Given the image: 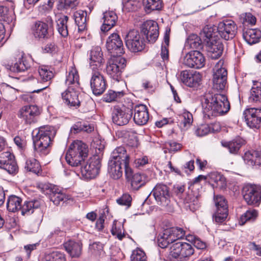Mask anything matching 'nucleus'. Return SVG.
Instances as JSON below:
<instances>
[{
  "instance_id": "2eb2a0df",
  "label": "nucleus",
  "mask_w": 261,
  "mask_h": 261,
  "mask_svg": "<svg viewBox=\"0 0 261 261\" xmlns=\"http://www.w3.org/2000/svg\"><path fill=\"white\" fill-rule=\"evenodd\" d=\"M41 112L36 105H30L22 107L19 111L18 117L26 124H31L37 121Z\"/></svg>"
},
{
  "instance_id": "c756f323",
  "label": "nucleus",
  "mask_w": 261,
  "mask_h": 261,
  "mask_svg": "<svg viewBox=\"0 0 261 261\" xmlns=\"http://www.w3.org/2000/svg\"><path fill=\"white\" fill-rule=\"evenodd\" d=\"M23 53H19L16 62L10 66V69L14 72H21L28 70L31 67L30 63L23 57Z\"/></svg>"
},
{
  "instance_id": "0eeeda50",
  "label": "nucleus",
  "mask_w": 261,
  "mask_h": 261,
  "mask_svg": "<svg viewBox=\"0 0 261 261\" xmlns=\"http://www.w3.org/2000/svg\"><path fill=\"white\" fill-rule=\"evenodd\" d=\"M125 43L127 48L132 53L143 51L145 46L144 38L136 30H130L125 37Z\"/></svg>"
},
{
  "instance_id": "09e8293b",
  "label": "nucleus",
  "mask_w": 261,
  "mask_h": 261,
  "mask_svg": "<svg viewBox=\"0 0 261 261\" xmlns=\"http://www.w3.org/2000/svg\"><path fill=\"white\" fill-rule=\"evenodd\" d=\"M24 169L29 172L38 174L41 171L39 162L34 158L28 159L25 164Z\"/></svg>"
},
{
  "instance_id": "9d476101",
  "label": "nucleus",
  "mask_w": 261,
  "mask_h": 261,
  "mask_svg": "<svg viewBox=\"0 0 261 261\" xmlns=\"http://www.w3.org/2000/svg\"><path fill=\"white\" fill-rule=\"evenodd\" d=\"M185 236V231L181 228L172 227L164 230L162 235L158 239V245L162 248H165L172 243L175 242Z\"/></svg>"
},
{
  "instance_id": "39448f33",
  "label": "nucleus",
  "mask_w": 261,
  "mask_h": 261,
  "mask_svg": "<svg viewBox=\"0 0 261 261\" xmlns=\"http://www.w3.org/2000/svg\"><path fill=\"white\" fill-rule=\"evenodd\" d=\"M194 252L191 244L186 242H177L170 248V255L174 261H188Z\"/></svg>"
},
{
  "instance_id": "ea45409f",
  "label": "nucleus",
  "mask_w": 261,
  "mask_h": 261,
  "mask_svg": "<svg viewBox=\"0 0 261 261\" xmlns=\"http://www.w3.org/2000/svg\"><path fill=\"white\" fill-rule=\"evenodd\" d=\"M22 199L14 195H10L7 200V208L9 212L15 213L20 210Z\"/></svg>"
},
{
  "instance_id": "a19ab883",
  "label": "nucleus",
  "mask_w": 261,
  "mask_h": 261,
  "mask_svg": "<svg viewBox=\"0 0 261 261\" xmlns=\"http://www.w3.org/2000/svg\"><path fill=\"white\" fill-rule=\"evenodd\" d=\"M50 191L49 199L55 205H58L60 202L66 201L69 199L68 196L57 188H53Z\"/></svg>"
},
{
  "instance_id": "a211bd4d",
  "label": "nucleus",
  "mask_w": 261,
  "mask_h": 261,
  "mask_svg": "<svg viewBox=\"0 0 261 261\" xmlns=\"http://www.w3.org/2000/svg\"><path fill=\"white\" fill-rule=\"evenodd\" d=\"M205 63V59L203 54L198 50H194L187 53L182 60L185 66L199 69L203 67Z\"/></svg>"
},
{
  "instance_id": "c03bdc74",
  "label": "nucleus",
  "mask_w": 261,
  "mask_h": 261,
  "mask_svg": "<svg viewBox=\"0 0 261 261\" xmlns=\"http://www.w3.org/2000/svg\"><path fill=\"white\" fill-rule=\"evenodd\" d=\"M124 92L109 90L102 97V100L106 102H112L119 100L124 95Z\"/></svg>"
},
{
  "instance_id": "72a5a7b5",
  "label": "nucleus",
  "mask_w": 261,
  "mask_h": 261,
  "mask_svg": "<svg viewBox=\"0 0 261 261\" xmlns=\"http://www.w3.org/2000/svg\"><path fill=\"white\" fill-rule=\"evenodd\" d=\"M243 37L248 44H254L259 42L261 38V31L257 29H244Z\"/></svg>"
},
{
  "instance_id": "423d86ee",
  "label": "nucleus",
  "mask_w": 261,
  "mask_h": 261,
  "mask_svg": "<svg viewBox=\"0 0 261 261\" xmlns=\"http://www.w3.org/2000/svg\"><path fill=\"white\" fill-rule=\"evenodd\" d=\"M151 193L159 205L168 208L169 210L172 209L170 200L171 194L169 188L167 185L162 183L157 184L152 190Z\"/></svg>"
},
{
  "instance_id": "f704fd0d",
  "label": "nucleus",
  "mask_w": 261,
  "mask_h": 261,
  "mask_svg": "<svg viewBox=\"0 0 261 261\" xmlns=\"http://www.w3.org/2000/svg\"><path fill=\"white\" fill-rule=\"evenodd\" d=\"M209 182L214 188L224 189L226 187V178L223 175L218 172H211L208 175Z\"/></svg>"
},
{
  "instance_id": "680f3d73",
  "label": "nucleus",
  "mask_w": 261,
  "mask_h": 261,
  "mask_svg": "<svg viewBox=\"0 0 261 261\" xmlns=\"http://www.w3.org/2000/svg\"><path fill=\"white\" fill-rule=\"evenodd\" d=\"M215 29L209 25L205 26L200 33V35L209 39L210 42L212 40H215L213 38V36Z\"/></svg>"
},
{
  "instance_id": "a878e982",
  "label": "nucleus",
  "mask_w": 261,
  "mask_h": 261,
  "mask_svg": "<svg viewBox=\"0 0 261 261\" xmlns=\"http://www.w3.org/2000/svg\"><path fill=\"white\" fill-rule=\"evenodd\" d=\"M186 209L194 212L199 206V194L193 190H189L182 198Z\"/></svg>"
},
{
  "instance_id": "3c124183",
  "label": "nucleus",
  "mask_w": 261,
  "mask_h": 261,
  "mask_svg": "<svg viewBox=\"0 0 261 261\" xmlns=\"http://www.w3.org/2000/svg\"><path fill=\"white\" fill-rule=\"evenodd\" d=\"M257 211L253 209H249L246 212L240 217L239 223L241 225H244L248 221H254L257 217Z\"/></svg>"
},
{
  "instance_id": "5701e85b",
  "label": "nucleus",
  "mask_w": 261,
  "mask_h": 261,
  "mask_svg": "<svg viewBox=\"0 0 261 261\" xmlns=\"http://www.w3.org/2000/svg\"><path fill=\"white\" fill-rule=\"evenodd\" d=\"M227 71L225 68H220L216 70L213 75V88L218 91L225 89L227 84Z\"/></svg>"
},
{
  "instance_id": "4468645a",
  "label": "nucleus",
  "mask_w": 261,
  "mask_h": 261,
  "mask_svg": "<svg viewBox=\"0 0 261 261\" xmlns=\"http://www.w3.org/2000/svg\"><path fill=\"white\" fill-rule=\"evenodd\" d=\"M100 70H92L90 82L92 92L96 96L102 94L107 86V81Z\"/></svg>"
},
{
  "instance_id": "b1692460",
  "label": "nucleus",
  "mask_w": 261,
  "mask_h": 261,
  "mask_svg": "<svg viewBox=\"0 0 261 261\" xmlns=\"http://www.w3.org/2000/svg\"><path fill=\"white\" fill-rule=\"evenodd\" d=\"M180 80L186 86L190 87H196L199 84L201 75L196 71L186 70L181 72Z\"/></svg>"
},
{
  "instance_id": "f8f14e48",
  "label": "nucleus",
  "mask_w": 261,
  "mask_h": 261,
  "mask_svg": "<svg viewBox=\"0 0 261 261\" xmlns=\"http://www.w3.org/2000/svg\"><path fill=\"white\" fill-rule=\"evenodd\" d=\"M41 204V201L38 199H34L29 201H25L23 204L21 205L20 208L22 215L29 216L35 213L32 216V221L38 224H40L43 218L42 214L38 208Z\"/></svg>"
},
{
  "instance_id": "e2e57ef3",
  "label": "nucleus",
  "mask_w": 261,
  "mask_h": 261,
  "mask_svg": "<svg viewBox=\"0 0 261 261\" xmlns=\"http://www.w3.org/2000/svg\"><path fill=\"white\" fill-rule=\"evenodd\" d=\"M166 148L168 149L169 152H175L181 148V145L174 141H168L165 143Z\"/></svg>"
},
{
  "instance_id": "393cba45",
  "label": "nucleus",
  "mask_w": 261,
  "mask_h": 261,
  "mask_svg": "<svg viewBox=\"0 0 261 261\" xmlns=\"http://www.w3.org/2000/svg\"><path fill=\"white\" fill-rule=\"evenodd\" d=\"M90 66L92 70L101 69L104 59L99 46H95L92 48L90 53Z\"/></svg>"
},
{
  "instance_id": "49530a36",
  "label": "nucleus",
  "mask_w": 261,
  "mask_h": 261,
  "mask_svg": "<svg viewBox=\"0 0 261 261\" xmlns=\"http://www.w3.org/2000/svg\"><path fill=\"white\" fill-rule=\"evenodd\" d=\"M65 83L69 87H70L71 85H73L74 87H77L79 86V76L75 68L71 67L66 76Z\"/></svg>"
},
{
  "instance_id": "f257e3e1",
  "label": "nucleus",
  "mask_w": 261,
  "mask_h": 261,
  "mask_svg": "<svg viewBox=\"0 0 261 261\" xmlns=\"http://www.w3.org/2000/svg\"><path fill=\"white\" fill-rule=\"evenodd\" d=\"M202 113L205 119H211L227 113L230 103L227 97L221 94H206L202 102Z\"/></svg>"
},
{
  "instance_id": "13d9d810",
  "label": "nucleus",
  "mask_w": 261,
  "mask_h": 261,
  "mask_svg": "<svg viewBox=\"0 0 261 261\" xmlns=\"http://www.w3.org/2000/svg\"><path fill=\"white\" fill-rule=\"evenodd\" d=\"M181 118V124L183 125L184 127H188L191 126L193 122L192 114L188 111H185L182 115L180 116Z\"/></svg>"
},
{
  "instance_id": "bb28decb",
  "label": "nucleus",
  "mask_w": 261,
  "mask_h": 261,
  "mask_svg": "<svg viewBox=\"0 0 261 261\" xmlns=\"http://www.w3.org/2000/svg\"><path fill=\"white\" fill-rule=\"evenodd\" d=\"M64 103L69 107L78 108L80 105L78 92L73 88L68 87V89L62 93Z\"/></svg>"
},
{
  "instance_id": "cd10ccee",
  "label": "nucleus",
  "mask_w": 261,
  "mask_h": 261,
  "mask_svg": "<svg viewBox=\"0 0 261 261\" xmlns=\"http://www.w3.org/2000/svg\"><path fill=\"white\" fill-rule=\"evenodd\" d=\"M110 159L118 161L123 164L124 169L129 167V156L127 154L126 150L124 146L116 147L112 152Z\"/></svg>"
},
{
  "instance_id": "0e129e2a",
  "label": "nucleus",
  "mask_w": 261,
  "mask_h": 261,
  "mask_svg": "<svg viewBox=\"0 0 261 261\" xmlns=\"http://www.w3.org/2000/svg\"><path fill=\"white\" fill-rule=\"evenodd\" d=\"M211 130V127L207 124H202L198 127L195 130L197 136L202 137L208 134Z\"/></svg>"
},
{
  "instance_id": "4c0bfd02",
  "label": "nucleus",
  "mask_w": 261,
  "mask_h": 261,
  "mask_svg": "<svg viewBox=\"0 0 261 261\" xmlns=\"http://www.w3.org/2000/svg\"><path fill=\"white\" fill-rule=\"evenodd\" d=\"M38 73L40 77V82L46 83V84L45 86L41 87L40 89L34 90V92L36 93H39L46 89L50 84V80L54 77L53 72L48 70L46 67L39 68L38 69Z\"/></svg>"
},
{
  "instance_id": "603ef678",
  "label": "nucleus",
  "mask_w": 261,
  "mask_h": 261,
  "mask_svg": "<svg viewBox=\"0 0 261 261\" xmlns=\"http://www.w3.org/2000/svg\"><path fill=\"white\" fill-rule=\"evenodd\" d=\"M42 261H66V258L63 253L55 251L46 255Z\"/></svg>"
},
{
  "instance_id": "c85d7f7f",
  "label": "nucleus",
  "mask_w": 261,
  "mask_h": 261,
  "mask_svg": "<svg viewBox=\"0 0 261 261\" xmlns=\"http://www.w3.org/2000/svg\"><path fill=\"white\" fill-rule=\"evenodd\" d=\"M245 140L240 137H237L229 141H222L221 144L224 147L228 149L230 153L237 154L241 147L245 145Z\"/></svg>"
},
{
  "instance_id": "ddd939ff",
  "label": "nucleus",
  "mask_w": 261,
  "mask_h": 261,
  "mask_svg": "<svg viewBox=\"0 0 261 261\" xmlns=\"http://www.w3.org/2000/svg\"><path fill=\"white\" fill-rule=\"evenodd\" d=\"M242 194L248 205L258 206L261 201V187L247 185L243 188Z\"/></svg>"
},
{
  "instance_id": "864d4df0",
  "label": "nucleus",
  "mask_w": 261,
  "mask_h": 261,
  "mask_svg": "<svg viewBox=\"0 0 261 261\" xmlns=\"http://www.w3.org/2000/svg\"><path fill=\"white\" fill-rule=\"evenodd\" d=\"M228 215V210L224 209L216 210L213 215V219L217 223H222L225 221Z\"/></svg>"
},
{
  "instance_id": "6e6552de",
  "label": "nucleus",
  "mask_w": 261,
  "mask_h": 261,
  "mask_svg": "<svg viewBox=\"0 0 261 261\" xmlns=\"http://www.w3.org/2000/svg\"><path fill=\"white\" fill-rule=\"evenodd\" d=\"M100 167L101 163L99 156L94 155L91 157L85 164L82 165L80 172L84 178L92 179L99 174Z\"/></svg>"
},
{
  "instance_id": "5fc2aeb1",
  "label": "nucleus",
  "mask_w": 261,
  "mask_h": 261,
  "mask_svg": "<svg viewBox=\"0 0 261 261\" xmlns=\"http://www.w3.org/2000/svg\"><path fill=\"white\" fill-rule=\"evenodd\" d=\"M214 200L217 209L228 210L227 202L225 198L222 195H218L214 196Z\"/></svg>"
},
{
  "instance_id": "6e6d98bb",
  "label": "nucleus",
  "mask_w": 261,
  "mask_h": 261,
  "mask_svg": "<svg viewBox=\"0 0 261 261\" xmlns=\"http://www.w3.org/2000/svg\"><path fill=\"white\" fill-rule=\"evenodd\" d=\"M79 5L77 0H64L61 2L58 6V9L60 10H63L69 8L73 9Z\"/></svg>"
},
{
  "instance_id": "aec40b11",
  "label": "nucleus",
  "mask_w": 261,
  "mask_h": 261,
  "mask_svg": "<svg viewBox=\"0 0 261 261\" xmlns=\"http://www.w3.org/2000/svg\"><path fill=\"white\" fill-rule=\"evenodd\" d=\"M243 117L249 127L252 128L261 127V109H246L243 112Z\"/></svg>"
},
{
  "instance_id": "a18cd8bd",
  "label": "nucleus",
  "mask_w": 261,
  "mask_h": 261,
  "mask_svg": "<svg viewBox=\"0 0 261 261\" xmlns=\"http://www.w3.org/2000/svg\"><path fill=\"white\" fill-rule=\"evenodd\" d=\"M93 130V126L90 125L87 122H77L71 127L70 132L71 133L76 134L81 132L91 133Z\"/></svg>"
},
{
  "instance_id": "473e14b6",
  "label": "nucleus",
  "mask_w": 261,
  "mask_h": 261,
  "mask_svg": "<svg viewBox=\"0 0 261 261\" xmlns=\"http://www.w3.org/2000/svg\"><path fill=\"white\" fill-rule=\"evenodd\" d=\"M87 12L81 10L73 13L72 18L75 24L78 27V32L82 33L87 30Z\"/></svg>"
},
{
  "instance_id": "58836bf2",
  "label": "nucleus",
  "mask_w": 261,
  "mask_h": 261,
  "mask_svg": "<svg viewBox=\"0 0 261 261\" xmlns=\"http://www.w3.org/2000/svg\"><path fill=\"white\" fill-rule=\"evenodd\" d=\"M142 3L144 10L147 14L154 11H160L164 6L162 0H142Z\"/></svg>"
},
{
  "instance_id": "f3484780",
  "label": "nucleus",
  "mask_w": 261,
  "mask_h": 261,
  "mask_svg": "<svg viewBox=\"0 0 261 261\" xmlns=\"http://www.w3.org/2000/svg\"><path fill=\"white\" fill-rule=\"evenodd\" d=\"M106 47L112 57L121 56L124 53L123 42L120 36L116 33L112 34L108 37Z\"/></svg>"
},
{
  "instance_id": "7ed1b4c3",
  "label": "nucleus",
  "mask_w": 261,
  "mask_h": 261,
  "mask_svg": "<svg viewBox=\"0 0 261 261\" xmlns=\"http://www.w3.org/2000/svg\"><path fill=\"white\" fill-rule=\"evenodd\" d=\"M88 146L81 141L76 140L70 145L66 153L65 159L71 166L77 167L84 162L88 154Z\"/></svg>"
},
{
  "instance_id": "8fccbe9b",
  "label": "nucleus",
  "mask_w": 261,
  "mask_h": 261,
  "mask_svg": "<svg viewBox=\"0 0 261 261\" xmlns=\"http://www.w3.org/2000/svg\"><path fill=\"white\" fill-rule=\"evenodd\" d=\"M250 100L261 102V82H256L250 91L249 97Z\"/></svg>"
},
{
  "instance_id": "bf43d9fd",
  "label": "nucleus",
  "mask_w": 261,
  "mask_h": 261,
  "mask_svg": "<svg viewBox=\"0 0 261 261\" xmlns=\"http://www.w3.org/2000/svg\"><path fill=\"white\" fill-rule=\"evenodd\" d=\"M132 198L127 193L123 194L120 197L116 200L117 203L120 205L126 206L129 207L131 205Z\"/></svg>"
},
{
  "instance_id": "de8ad7c7",
  "label": "nucleus",
  "mask_w": 261,
  "mask_h": 261,
  "mask_svg": "<svg viewBox=\"0 0 261 261\" xmlns=\"http://www.w3.org/2000/svg\"><path fill=\"white\" fill-rule=\"evenodd\" d=\"M13 156L10 153V156L6 159L3 164V169L6 170L9 174H15L18 172V167L16 162L13 159Z\"/></svg>"
},
{
  "instance_id": "c9c22d12",
  "label": "nucleus",
  "mask_w": 261,
  "mask_h": 261,
  "mask_svg": "<svg viewBox=\"0 0 261 261\" xmlns=\"http://www.w3.org/2000/svg\"><path fill=\"white\" fill-rule=\"evenodd\" d=\"M103 22L101 27L102 32H107L113 28L116 24L118 17L113 11H107L103 13Z\"/></svg>"
},
{
  "instance_id": "20e7f679",
  "label": "nucleus",
  "mask_w": 261,
  "mask_h": 261,
  "mask_svg": "<svg viewBox=\"0 0 261 261\" xmlns=\"http://www.w3.org/2000/svg\"><path fill=\"white\" fill-rule=\"evenodd\" d=\"M126 64V60L124 58L112 57L107 62L106 72L110 78L119 82L122 79V73Z\"/></svg>"
},
{
  "instance_id": "37998d69",
  "label": "nucleus",
  "mask_w": 261,
  "mask_h": 261,
  "mask_svg": "<svg viewBox=\"0 0 261 261\" xmlns=\"http://www.w3.org/2000/svg\"><path fill=\"white\" fill-rule=\"evenodd\" d=\"M186 46L191 49H199L202 48L203 44L200 37L196 34H192L187 39Z\"/></svg>"
},
{
  "instance_id": "4d7b16f0",
  "label": "nucleus",
  "mask_w": 261,
  "mask_h": 261,
  "mask_svg": "<svg viewBox=\"0 0 261 261\" xmlns=\"http://www.w3.org/2000/svg\"><path fill=\"white\" fill-rule=\"evenodd\" d=\"M89 249L96 256H99L104 252L103 245L99 242H95L90 244Z\"/></svg>"
},
{
  "instance_id": "338daca9",
  "label": "nucleus",
  "mask_w": 261,
  "mask_h": 261,
  "mask_svg": "<svg viewBox=\"0 0 261 261\" xmlns=\"http://www.w3.org/2000/svg\"><path fill=\"white\" fill-rule=\"evenodd\" d=\"M105 218V215L101 214L96 221L95 227L99 231L102 230L104 227Z\"/></svg>"
},
{
  "instance_id": "6ab92c4d",
  "label": "nucleus",
  "mask_w": 261,
  "mask_h": 261,
  "mask_svg": "<svg viewBox=\"0 0 261 261\" xmlns=\"http://www.w3.org/2000/svg\"><path fill=\"white\" fill-rule=\"evenodd\" d=\"M141 33L150 43H154L159 35V26L156 22L148 20L144 22L140 27Z\"/></svg>"
},
{
  "instance_id": "1a4fd4ad",
  "label": "nucleus",
  "mask_w": 261,
  "mask_h": 261,
  "mask_svg": "<svg viewBox=\"0 0 261 261\" xmlns=\"http://www.w3.org/2000/svg\"><path fill=\"white\" fill-rule=\"evenodd\" d=\"M127 182L130 185L132 191H138L148 182L147 176L140 172H135L129 166L124 169Z\"/></svg>"
},
{
  "instance_id": "774afa93",
  "label": "nucleus",
  "mask_w": 261,
  "mask_h": 261,
  "mask_svg": "<svg viewBox=\"0 0 261 261\" xmlns=\"http://www.w3.org/2000/svg\"><path fill=\"white\" fill-rule=\"evenodd\" d=\"M111 233L113 236H116L119 240H122L125 236L124 233H122L121 230L118 229L116 225L113 226Z\"/></svg>"
},
{
  "instance_id": "412c9836",
  "label": "nucleus",
  "mask_w": 261,
  "mask_h": 261,
  "mask_svg": "<svg viewBox=\"0 0 261 261\" xmlns=\"http://www.w3.org/2000/svg\"><path fill=\"white\" fill-rule=\"evenodd\" d=\"M33 33L36 38L48 39L51 38L53 33L48 28V24L41 21H36L33 28Z\"/></svg>"
},
{
  "instance_id": "052dcab7",
  "label": "nucleus",
  "mask_w": 261,
  "mask_h": 261,
  "mask_svg": "<svg viewBox=\"0 0 261 261\" xmlns=\"http://www.w3.org/2000/svg\"><path fill=\"white\" fill-rule=\"evenodd\" d=\"M130 258L132 261H146L145 252L140 249L134 250Z\"/></svg>"
},
{
  "instance_id": "f03ea898",
  "label": "nucleus",
  "mask_w": 261,
  "mask_h": 261,
  "mask_svg": "<svg viewBox=\"0 0 261 261\" xmlns=\"http://www.w3.org/2000/svg\"><path fill=\"white\" fill-rule=\"evenodd\" d=\"M56 135V129L54 126L40 127L37 134L33 137L35 151L40 155L48 154L50 151L52 140Z\"/></svg>"
},
{
  "instance_id": "2f4dec72",
  "label": "nucleus",
  "mask_w": 261,
  "mask_h": 261,
  "mask_svg": "<svg viewBox=\"0 0 261 261\" xmlns=\"http://www.w3.org/2000/svg\"><path fill=\"white\" fill-rule=\"evenodd\" d=\"M223 51V45L220 40H212L208 46V56L212 59L220 58Z\"/></svg>"
},
{
  "instance_id": "7c9ffc66",
  "label": "nucleus",
  "mask_w": 261,
  "mask_h": 261,
  "mask_svg": "<svg viewBox=\"0 0 261 261\" xmlns=\"http://www.w3.org/2000/svg\"><path fill=\"white\" fill-rule=\"evenodd\" d=\"M123 169H124L123 164L110 159L108 163V172L112 178L119 179L122 175Z\"/></svg>"
},
{
  "instance_id": "4be33fe9",
  "label": "nucleus",
  "mask_w": 261,
  "mask_h": 261,
  "mask_svg": "<svg viewBox=\"0 0 261 261\" xmlns=\"http://www.w3.org/2000/svg\"><path fill=\"white\" fill-rule=\"evenodd\" d=\"M134 115L133 119L135 123L138 125H143L149 120V113L147 107L144 105H137L133 107Z\"/></svg>"
},
{
  "instance_id": "9b49d317",
  "label": "nucleus",
  "mask_w": 261,
  "mask_h": 261,
  "mask_svg": "<svg viewBox=\"0 0 261 261\" xmlns=\"http://www.w3.org/2000/svg\"><path fill=\"white\" fill-rule=\"evenodd\" d=\"M130 107L123 106L120 108L118 106L114 107L112 119L114 123L117 125L122 126L127 124L130 120L133 115V103L131 102Z\"/></svg>"
},
{
  "instance_id": "e433bc0d",
  "label": "nucleus",
  "mask_w": 261,
  "mask_h": 261,
  "mask_svg": "<svg viewBox=\"0 0 261 261\" xmlns=\"http://www.w3.org/2000/svg\"><path fill=\"white\" fill-rule=\"evenodd\" d=\"M66 251L72 257H77L82 253V244L80 242L69 241L64 244Z\"/></svg>"
},
{
  "instance_id": "dca6fc26",
  "label": "nucleus",
  "mask_w": 261,
  "mask_h": 261,
  "mask_svg": "<svg viewBox=\"0 0 261 261\" xmlns=\"http://www.w3.org/2000/svg\"><path fill=\"white\" fill-rule=\"evenodd\" d=\"M238 27L232 20L227 19L220 22L217 27V31L220 36L225 40L233 39L237 32Z\"/></svg>"
},
{
  "instance_id": "69168bd1",
  "label": "nucleus",
  "mask_w": 261,
  "mask_h": 261,
  "mask_svg": "<svg viewBox=\"0 0 261 261\" xmlns=\"http://www.w3.org/2000/svg\"><path fill=\"white\" fill-rule=\"evenodd\" d=\"M57 46L54 42L47 43L44 47H42V50L44 53L55 54L57 52Z\"/></svg>"
},
{
  "instance_id": "79ce46f5",
  "label": "nucleus",
  "mask_w": 261,
  "mask_h": 261,
  "mask_svg": "<svg viewBox=\"0 0 261 261\" xmlns=\"http://www.w3.org/2000/svg\"><path fill=\"white\" fill-rule=\"evenodd\" d=\"M69 17L67 15H63L58 19L57 22V29L59 33L63 37H67L69 35L67 22Z\"/></svg>"
}]
</instances>
